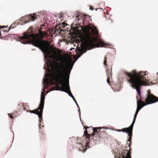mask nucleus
<instances>
[{
    "label": "nucleus",
    "instance_id": "nucleus-1",
    "mask_svg": "<svg viewBox=\"0 0 158 158\" xmlns=\"http://www.w3.org/2000/svg\"><path fill=\"white\" fill-rule=\"evenodd\" d=\"M57 62L54 65L55 71L53 74L48 75L50 78V81L53 84V80L55 81V87H52L51 90H60L68 94L73 99L74 98L71 93L69 87V81L66 83L65 80V76L69 77V75L72 69L73 65L71 61L64 58L56 56Z\"/></svg>",
    "mask_w": 158,
    "mask_h": 158
},
{
    "label": "nucleus",
    "instance_id": "nucleus-2",
    "mask_svg": "<svg viewBox=\"0 0 158 158\" xmlns=\"http://www.w3.org/2000/svg\"><path fill=\"white\" fill-rule=\"evenodd\" d=\"M31 31V30L29 29L27 32L24 33L23 35L19 38V41L24 44L30 43L34 46L40 48L45 55V58H48L56 60L55 65L57 62L56 59V56H58L60 58H63L56 54H52L54 51L50 49L49 42L42 40L44 36L46 35V32L44 33L40 31L39 32V38H38L35 34L30 33Z\"/></svg>",
    "mask_w": 158,
    "mask_h": 158
},
{
    "label": "nucleus",
    "instance_id": "nucleus-3",
    "mask_svg": "<svg viewBox=\"0 0 158 158\" xmlns=\"http://www.w3.org/2000/svg\"><path fill=\"white\" fill-rule=\"evenodd\" d=\"M83 31V34L80 37L81 44L88 49L95 47L96 39L92 35L98 36V31L96 27L93 25L86 26L84 27Z\"/></svg>",
    "mask_w": 158,
    "mask_h": 158
},
{
    "label": "nucleus",
    "instance_id": "nucleus-4",
    "mask_svg": "<svg viewBox=\"0 0 158 158\" xmlns=\"http://www.w3.org/2000/svg\"><path fill=\"white\" fill-rule=\"evenodd\" d=\"M147 72L141 71L137 72L133 70L131 72H126V75L128 77L127 81L131 84V86L135 88L139 96L140 95V87L143 85H146L147 80L145 77Z\"/></svg>",
    "mask_w": 158,
    "mask_h": 158
},
{
    "label": "nucleus",
    "instance_id": "nucleus-5",
    "mask_svg": "<svg viewBox=\"0 0 158 158\" xmlns=\"http://www.w3.org/2000/svg\"><path fill=\"white\" fill-rule=\"evenodd\" d=\"M84 128L85 129V131L84 132V135L81 138L83 139V141L82 142L83 143L85 144V146H82V149L80 150L84 152L85 150V146L88 144L90 142V137L92 135H97L99 138L105 139L107 138L108 135L106 131L102 129L104 128L105 129H108V127H89L84 126Z\"/></svg>",
    "mask_w": 158,
    "mask_h": 158
},
{
    "label": "nucleus",
    "instance_id": "nucleus-6",
    "mask_svg": "<svg viewBox=\"0 0 158 158\" xmlns=\"http://www.w3.org/2000/svg\"><path fill=\"white\" fill-rule=\"evenodd\" d=\"M127 144L128 145L127 146L126 149L123 150L121 153L122 158H131L130 145L128 143Z\"/></svg>",
    "mask_w": 158,
    "mask_h": 158
},
{
    "label": "nucleus",
    "instance_id": "nucleus-7",
    "mask_svg": "<svg viewBox=\"0 0 158 158\" xmlns=\"http://www.w3.org/2000/svg\"><path fill=\"white\" fill-rule=\"evenodd\" d=\"M148 94L147 97L145 99V102L147 104H151L154 103L152 102H155L156 98V97L150 94V90L148 91Z\"/></svg>",
    "mask_w": 158,
    "mask_h": 158
},
{
    "label": "nucleus",
    "instance_id": "nucleus-8",
    "mask_svg": "<svg viewBox=\"0 0 158 158\" xmlns=\"http://www.w3.org/2000/svg\"><path fill=\"white\" fill-rule=\"evenodd\" d=\"M130 129H129V127L124 128L123 129H122L121 130V131H122L123 132H125L126 133H128V136H129V138L128 139V141H127V142H129L130 143H127V144L126 145V146H128V145H127V143H128L130 145V143L131 142V138L132 137V132L131 131ZM127 148V147H126V148Z\"/></svg>",
    "mask_w": 158,
    "mask_h": 158
},
{
    "label": "nucleus",
    "instance_id": "nucleus-9",
    "mask_svg": "<svg viewBox=\"0 0 158 158\" xmlns=\"http://www.w3.org/2000/svg\"><path fill=\"white\" fill-rule=\"evenodd\" d=\"M43 110H41V108L39 109V106L37 109H36L34 110H30L29 112L31 113H33L37 114L38 115L39 118L41 119L42 118V113Z\"/></svg>",
    "mask_w": 158,
    "mask_h": 158
},
{
    "label": "nucleus",
    "instance_id": "nucleus-10",
    "mask_svg": "<svg viewBox=\"0 0 158 158\" xmlns=\"http://www.w3.org/2000/svg\"><path fill=\"white\" fill-rule=\"evenodd\" d=\"M45 98L44 97V93H42L41 96V99L40 103L39 105V109L41 108L42 109H43L44 105V102Z\"/></svg>",
    "mask_w": 158,
    "mask_h": 158
},
{
    "label": "nucleus",
    "instance_id": "nucleus-11",
    "mask_svg": "<svg viewBox=\"0 0 158 158\" xmlns=\"http://www.w3.org/2000/svg\"><path fill=\"white\" fill-rule=\"evenodd\" d=\"M137 108L139 109L140 107V106H142V105H143L144 104L145 105V106L148 105L147 103L144 102L142 101L141 100H138L137 101Z\"/></svg>",
    "mask_w": 158,
    "mask_h": 158
},
{
    "label": "nucleus",
    "instance_id": "nucleus-12",
    "mask_svg": "<svg viewBox=\"0 0 158 158\" xmlns=\"http://www.w3.org/2000/svg\"><path fill=\"white\" fill-rule=\"evenodd\" d=\"M36 19V15L35 14L32 15L31 14L28 15V19L29 20L28 21H34Z\"/></svg>",
    "mask_w": 158,
    "mask_h": 158
},
{
    "label": "nucleus",
    "instance_id": "nucleus-13",
    "mask_svg": "<svg viewBox=\"0 0 158 158\" xmlns=\"http://www.w3.org/2000/svg\"><path fill=\"white\" fill-rule=\"evenodd\" d=\"M136 118H135L134 117V118L133 119V120L131 124V125L130 126L128 127L129 128V129L131 130V131L132 132V130H133V127L134 125V123L135 122V120L136 119Z\"/></svg>",
    "mask_w": 158,
    "mask_h": 158
},
{
    "label": "nucleus",
    "instance_id": "nucleus-14",
    "mask_svg": "<svg viewBox=\"0 0 158 158\" xmlns=\"http://www.w3.org/2000/svg\"><path fill=\"white\" fill-rule=\"evenodd\" d=\"M136 118H135L134 117V118L133 119V120L131 124V125L130 126L128 127L129 128V129L131 130V131L132 132V130H133V127L134 125V123L135 122V120L136 119Z\"/></svg>",
    "mask_w": 158,
    "mask_h": 158
},
{
    "label": "nucleus",
    "instance_id": "nucleus-15",
    "mask_svg": "<svg viewBox=\"0 0 158 158\" xmlns=\"http://www.w3.org/2000/svg\"><path fill=\"white\" fill-rule=\"evenodd\" d=\"M136 118H135L134 117V118L133 119V120L131 124V125L130 126L128 127L129 128V129L131 130V131L132 132V130H133V127L134 125V123L135 122V120L136 119Z\"/></svg>",
    "mask_w": 158,
    "mask_h": 158
},
{
    "label": "nucleus",
    "instance_id": "nucleus-16",
    "mask_svg": "<svg viewBox=\"0 0 158 158\" xmlns=\"http://www.w3.org/2000/svg\"><path fill=\"white\" fill-rule=\"evenodd\" d=\"M99 46H101V47H106V46H107L108 45V44H106V43L102 42H100L99 43Z\"/></svg>",
    "mask_w": 158,
    "mask_h": 158
},
{
    "label": "nucleus",
    "instance_id": "nucleus-17",
    "mask_svg": "<svg viewBox=\"0 0 158 158\" xmlns=\"http://www.w3.org/2000/svg\"><path fill=\"white\" fill-rule=\"evenodd\" d=\"M104 60L103 62L104 64L106 66L107 65L106 64V60L107 59V57L106 56H105L104 58Z\"/></svg>",
    "mask_w": 158,
    "mask_h": 158
},
{
    "label": "nucleus",
    "instance_id": "nucleus-18",
    "mask_svg": "<svg viewBox=\"0 0 158 158\" xmlns=\"http://www.w3.org/2000/svg\"><path fill=\"white\" fill-rule=\"evenodd\" d=\"M76 17V20H79V19H81V16H80L79 15H78Z\"/></svg>",
    "mask_w": 158,
    "mask_h": 158
},
{
    "label": "nucleus",
    "instance_id": "nucleus-19",
    "mask_svg": "<svg viewBox=\"0 0 158 158\" xmlns=\"http://www.w3.org/2000/svg\"><path fill=\"white\" fill-rule=\"evenodd\" d=\"M40 130L39 131L41 133L42 135H43L44 134V132H43V129H41V128L40 127Z\"/></svg>",
    "mask_w": 158,
    "mask_h": 158
},
{
    "label": "nucleus",
    "instance_id": "nucleus-20",
    "mask_svg": "<svg viewBox=\"0 0 158 158\" xmlns=\"http://www.w3.org/2000/svg\"><path fill=\"white\" fill-rule=\"evenodd\" d=\"M145 106V104H144L143 105H142V106H140V108L139 109H138V108H137V109H136V111H137L138 112H139V110L142 108L144 106Z\"/></svg>",
    "mask_w": 158,
    "mask_h": 158
},
{
    "label": "nucleus",
    "instance_id": "nucleus-21",
    "mask_svg": "<svg viewBox=\"0 0 158 158\" xmlns=\"http://www.w3.org/2000/svg\"><path fill=\"white\" fill-rule=\"evenodd\" d=\"M107 83L109 84H110V77H108L107 79Z\"/></svg>",
    "mask_w": 158,
    "mask_h": 158
},
{
    "label": "nucleus",
    "instance_id": "nucleus-22",
    "mask_svg": "<svg viewBox=\"0 0 158 158\" xmlns=\"http://www.w3.org/2000/svg\"><path fill=\"white\" fill-rule=\"evenodd\" d=\"M138 112L137 111H136L135 112V115H134V117H135V118H136V116L137 115V114L138 113Z\"/></svg>",
    "mask_w": 158,
    "mask_h": 158
},
{
    "label": "nucleus",
    "instance_id": "nucleus-23",
    "mask_svg": "<svg viewBox=\"0 0 158 158\" xmlns=\"http://www.w3.org/2000/svg\"><path fill=\"white\" fill-rule=\"evenodd\" d=\"M138 112L137 111H136L135 112V115H134V117H135V118H136V116L137 115V114L138 113Z\"/></svg>",
    "mask_w": 158,
    "mask_h": 158
},
{
    "label": "nucleus",
    "instance_id": "nucleus-24",
    "mask_svg": "<svg viewBox=\"0 0 158 158\" xmlns=\"http://www.w3.org/2000/svg\"><path fill=\"white\" fill-rule=\"evenodd\" d=\"M8 115H9V117L10 118H14L12 116V114H8Z\"/></svg>",
    "mask_w": 158,
    "mask_h": 158
},
{
    "label": "nucleus",
    "instance_id": "nucleus-25",
    "mask_svg": "<svg viewBox=\"0 0 158 158\" xmlns=\"http://www.w3.org/2000/svg\"><path fill=\"white\" fill-rule=\"evenodd\" d=\"M156 100L155 101V102H155H155H157L158 101V98L156 97Z\"/></svg>",
    "mask_w": 158,
    "mask_h": 158
},
{
    "label": "nucleus",
    "instance_id": "nucleus-26",
    "mask_svg": "<svg viewBox=\"0 0 158 158\" xmlns=\"http://www.w3.org/2000/svg\"><path fill=\"white\" fill-rule=\"evenodd\" d=\"M73 99V100L74 101V102H75L76 103L77 105L78 106V104H77V102H76V101L75 98H74Z\"/></svg>",
    "mask_w": 158,
    "mask_h": 158
},
{
    "label": "nucleus",
    "instance_id": "nucleus-27",
    "mask_svg": "<svg viewBox=\"0 0 158 158\" xmlns=\"http://www.w3.org/2000/svg\"><path fill=\"white\" fill-rule=\"evenodd\" d=\"M107 73H108V74H109L110 73V70L107 69Z\"/></svg>",
    "mask_w": 158,
    "mask_h": 158
},
{
    "label": "nucleus",
    "instance_id": "nucleus-28",
    "mask_svg": "<svg viewBox=\"0 0 158 158\" xmlns=\"http://www.w3.org/2000/svg\"><path fill=\"white\" fill-rule=\"evenodd\" d=\"M90 9L92 10H93V7H92V6H90Z\"/></svg>",
    "mask_w": 158,
    "mask_h": 158
},
{
    "label": "nucleus",
    "instance_id": "nucleus-29",
    "mask_svg": "<svg viewBox=\"0 0 158 158\" xmlns=\"http://www.w3.org/2000/svg\"><path fill=\"white\" fill-rule=\"evenodd\" d=\"M12 26H13V25H11L10 27H9V29H10L11 28H14V27H12Z\"/></svg>",
    "mask_w": 158,
    "mask_h": 158
},
{
    "label": "nucleus",
    "instance_id": "nucleus-30",
    "mask_svg": "<svg viewBox=\"0 0 158 158\" xmlns=\"http://www.w3.org/2000/svg\"><path fill=\"white\" fill-rule=\"evenodd\" d=\"M46 80L47 81V82H48L49 81V79H46Z\"/></svg>",
    "mask_w": 158,
    "mask_h": 158
},
{
    "label": "nucleus",
    "instance_id": "nucleus-31",
    "mask_svg": "<svg viewBox=\"0 0 158 158\" xmlns=\"http://www.w3.org/2000/svg\"><path fill=\"white\" fill-rule=\"evenodd\" d=\"M4 26H3L1 27V26H0V29L4 28Z\"/></svg>",
    "mask_w": 158,
    "mask_h": 158
},
{
    "label": "nucleus",
    "instance_id": "nucleus-32",
    "mask_svg": "<svg viewBox=\"0 0 158 158\" xmlns=\"http://www.w3.org/2000/svg\"><path fill=\"white\" fill-rule=\"evenodd\" d=\"M118 131L120 132V131H121V130H118Z\"/></svg>",
    "mask_w": 158,
    "mask_h": 158
},
{
    "label": "nucleus",
    "instance_id": "nucleus-33",
    "mask_svg": "<svg viewBox=\"0 0 158 158\" xmlns=\"http://www.w3.org/2000/svg\"><path fill=\"white\" fill-rule=\"evenodd\" d=\"M61 18L62 17V16L61 15H60V16L59 17V18Z\"/></svg>",
    "mask_w": 158,
    "mask_h": 158
}]
</instances>
